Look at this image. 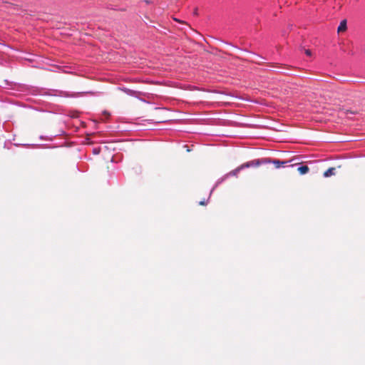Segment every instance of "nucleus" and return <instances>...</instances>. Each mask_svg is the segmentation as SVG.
Instances as JSON below:
<instances>
[{
	"instance_id": "obj_6",
	"label": "nucleus",
	"mask_w": 365,
	"mask_h": 365,
	"mask_svg": "<svg viewBox=\"0 0 365 365\" xmlns=\"http://www.w3.org/2000/svg\"><path fill=\"white\" fill-rule=\"evenodd\" d=\"M344 114H348V113H353V114H354V113H356V112L351 111V110H345L344 111Z\"/></svg>"
},
{
	"instance_id": "obj_9",
	"label": "nucleus",
	"mask_w": 365,
	"mask_h": 365,
	"mask_svg": "<svg viewBox=\"0 0 365 365\" xmlns=\"http://www.w3.org/2000/svg\"><path fill=\"white\" fill-rule=\"evenodd\" d=\"M194 14H195V15L197 14V9H195V11H194Z\"/></svg>"
},
{
	"instance_id": "obj_5",
	"label": "nucleus",
	"mask_w": 365,
	"mask_h": 365,
	"mask_svg": "<svg viewBox=\"0 0 365 365\" xmlns=\"http://www.w3.org/2000/svg\"><path fill=\"white\" fill-rule=\"evenodd\" d=\"M297 170L301 175H304L309 172V168L307 165H303V166L299 167L297 168Z\"/></svg>"
},
{
	"instance_id": "obj_8",
	"label": "nucleus",
	"mask_w": 365,
	"mask_h": 365,
	"mask_svg": "<svg viewBox=\"0 0 365 365\" xmlns=\"http://www.w3.org/2000/svg\"><path fill=\"white\" fill-rule=\"evenodd\" d=\"M199 204H200V205H205V201H200V202H199Z\"/></svg>"
},
{
	"instance_id": "obj_4",
	"label": "nucleus",
	"mask_w": 365,
	"mask_h": 365,
	"mask_svg": "<svg viewBox=\"0 0 365 365\" xmlns=\"http://www.w3.org/2000/svg\"><path fill=\"white\" fill-rule=\"evenodd\" d=\"M335 168H329L324 173V177L329 178L331 175H335Z\"/></svg>"
},
{
	"instance_id": "obj_1",
	"label": "nucleus",
	"mask_w": 365,
	"mask_h": 365,
	"mask_svg": "<svg viewBox=\"0 0 365 365\" xmlns=\"http://www.w3.org/2000/svg\"><path fill=\"white\" fill-rule=\"evenodd\" d=\"M259 165V163L258 161H257V162H255V161L247 162V163H244V164L241 165L240 166L237 167L236 169L232 170L230 173V175H233V176H237V174L239 173V172L241 170H242L243 168H249V167L252 166V165Z\"/></svg>"
},
{
	"instance_id": "obj_2",
	"label": "nucleus",
	"mask_w": 365,
	"mask_h": 365,
	"mask_svg": "<svg viewBox=\"0 0 365 365\" xmlns=\"http://www.w3.org/2000/svg\"><path fill=\"white\" fill-rule=\"evenodd\" d=\"M293 160L290 161H281L279 160L274 159L269 160V162L272 163L276 168H279L282 166H285L289 162H292Z\"/></svg>"
},
{
	"instance_id": "obj_3",
	"label": "nucleus",
	"mask_w": 365,
	"mask_h": 365,
	"mask_svg": "<svg viewBox=\"0 0 365 365\" xmlns=\"http://www.w3.org/2000/svg\"><path fill=\"white\" fill-rule=\"evenodd\" d=\"M346 20H343L341 21L339 26H338L337 31L338 33L344 32L346 30Z\"/></svg>"
},
{
	"instance_id": "obj_7",
	"label": "nucleus",
	"mask_w": 365,
	"mask_h": 365,
	"mask_svg": "<svg viewBox=\"0 0 365 365\" xmlns=\"http://www.w3.org/2000/svg\"><path fill=\"white\" fill-rule=\"evenodd\" d=\"M305 53L309 56L312 55L311 51L309 49L305 50Z\"/></svg>"
}]
</instances>
